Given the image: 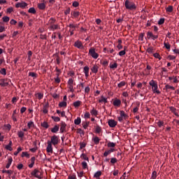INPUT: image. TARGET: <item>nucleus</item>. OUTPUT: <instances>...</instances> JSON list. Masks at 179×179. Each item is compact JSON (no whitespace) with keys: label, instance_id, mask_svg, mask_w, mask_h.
I'll use <instances>...</instances> for the list:
<instances>
[{"label":"nucleus","instance_id":"1","mask_svg":"<svg viewBox=\"0 0 179 179\" xmlns=\"http://www.w3.org/2000/svg\"><path fill=\"white\" fill-rule=\"evenodd\" d=\"M124 6L126 9H129V10H135V9H136V5H135V3L129 1V0H126Z\"/></svg>","mask_w":179,"mask_h":179},{"label":"nucleus","instance_id":"2","mask_svg":"<svg viewBox=\"0 0 179 179\" xmlns=\"http://www.w3.org/2000/svg\"><path fill=\"white\" fill-rule=\"evenodd\" d=\"M150 85L152 87V90L153 93H157V94H160V91L157 90L158 87L156 81L152 80L151 81H150Z\"/></svg>","mask_w":179,"mask_h":179},{"label":"nucleus","instance_id":"3","mask_svg":"<svg viewBox=\"0 0 179 179\" xmlns=\"http://www.w3.org/2000/svg\"><path fill=\"white\" fill-rule=\"evenodd\" d=\"M31 176H33L34 177H36V178H39V179L43 178V174L38 169H34L31 173Z\"/></svg>","mask_w":179,"mask_h":179},{"label":"nucleus","instance_id":"4","mask_svg":"<svg viewBox=\"0 0 179 179\" xmlns=\"http://www.w3.org/2000/svg\"><path fill=\"white\" fill-rule=\"evenodd\" d=\"M89 55L92 57L94 59H97L99 58V54L96 52V50L94 48H91L89 50Z\"/></svg>","mask_w":179,"mask_h":179},{"label":"nucleus","instance_id":"5","mask_svg":"<svg viewBox=\"0 0 179 179\" xmlns=\"http://www.w3.org/2000/svg\"><path fill=\"white\" fill-rule=\"evenodd\" d=\"M50 142H51V143L55 146V145H58V143H59V138L55 135L52 136Z\"/></svg>","mask_w":179,"mask_h":179},{"label":"nucleus","instance_id":"6","mask_svg":"<svg viewBox=\"0 0 179 179\" xmlns=\"http://www.w3.org/2000/svg\"><path fill=\"white\" fill-rule=\"evenodd\" d=\"M46 152L47 153H52V144L51 143V141H48V146L46 148Z\"/></svg>","mask_w":179,"mask_h":179},{"label":"nucleus","instance_id":"7","mask_svg":"<svg viewBox=\"0 0 179 179\" xmlns=\"http://www.w3.org/2000/svg\"><path fill=\"white\" fill-rule=\"evenodd\" d=\"M26 6H27V3L24 1L18 2L15 4V8H26Z\"/></svg>","mask_w":179,"mask_h":179},{"label":"nucleus","instance_id":"8","mask_svg":"<svg viewBox=\"0 0 179 179\" xmlns=\"http://www.w3.org/2000/svg\"><path fill=\"white\" fill-rule=\"evenodd\" d=\"M125 117H127V115L125 114V112L121 110L120 111V116L118 117V121L120 122H122L123 120H125Z\"/></svg>","mask_w":179,"mask_h":179},{"label":"nucleus","instance_id":"9","mask_svg":"<svg viewBox=\"0 0 179 179\" xmlns=\"http://www.w3.org/2000/svg\"><path fill=\"white\" fill-rule=\"evenodd\" d=\"M108 125L110 127V128H114L117 126V122H115L114 120H109Z\"/></svg>","mask_w":179,"mask_h":179},{"label":"nucleus","instance_id":"10","mask_svg":"<svg viewBox=\"0 0 179 179\" xmlns=\"http://www.w3.org/2000/svg\"><path fill=\"white\" fill-rule=\"evenodd\" d=\"M91 71L93 72V73H97V72H99V66L94 65L91 69Z\"/></svg>","mask_w":179,"mask_h":179},{"label":"nucleus","instance_id":"11","mask_svg":"<svg viewBox=\"0 0 179 179\" xmlns=\"http://www.w3.org/2000/svg\"><path fill=\"white\" fill-rule=\"evenodd\" d=\"M38 8L41 10H44L45 9V3H40L38 4Z\"/></svg>","mask_w":179,"mask_h":179},{"label":"nucleus","instance_id":"12","mask_svg":"<svg viewBox=\"0 0 179 179\" xmlns=\"http://www.w3.org/2000/svg\"><path fill=\"white\" fill-rule=\"evenodd\" d=\"M9 83L5 82V80H0V86L2 87H6V86H8Z\"/></svg>","mask_w":179,"mask_h":179},{"label":"nucleus","instance_id":"13","mask_svg":"<svg viewBox=\"0 0 179 179\" xmlns=\"http://www.w3.org/2000/svg\"><path fill=\"white\" fill-rule=\"evenodd\" d=\"M12 162H13V159H12V157L8 158V163L6 166V169H9V167H10V164H12Z\"/></svg>","mask_w":179,"mask_h":179},{"label":"nucleus","instance_id":"14","mask_svg":"<svg viewBox=\"0 0 179 179\" xmlns=\"http://www.w3.org/2000/svg\"><path fill=\"white\" fill-rule=\"evenodd\" d=\"M113 105L115 106L116 107H118L119 106H121V100L115 99L113 101Z\"/></svg>","mask_w":179,"mask_h":179},{"label":"nucleus","instance_id":"15","mask_svg":"<svg viewBox=\"0 0 179 179\" xmlns=\"http://www.w3.org/2000/svg\"><path fill=\"white\" fill-rule=\"evenodd\" d=\"M59 131V127L58 126H55L52 129H51V132L53 134H56V132H58Z\"/></svg>","mask_w":179,"mask_h":179},{"label":"nucleus","instance_id":"16","mask_svg":"<svg viewBox=\"0 0 179 179\" xmlns=\"http://www.w3.org/2000/svg\"><path fill=\"white\" fill-rule=\"evenodd\" d=\"M75 47H77V48H83V46L82 45V42L80 41L76 42Z\"/></svg>","mask_w":179,"mask_h":179},{"label":"nucleus","instance_id":"17","mask_svg":"<svg viewBox=\"0 0 179 179\" xmlns=\"http://www.w3.org/2000/svg\"><path fill=\"white\" fill-rule=\"evenodd\" d=\"M34 148L29 149L30 152H32V153H35L36 150H37V144L36 143V142H34Z\"/></svg>","mask_w":179,"mask_h":179},{"label":"nucleus","instance_id":"18","mask_svg":"<svg viewBox=\"0 0 179 179\" xmlns=\"http://www.w3.org/2000/svg\"><path fill=\"white\" fill-rule=\"evenodd\" d=\"M29 13H32L33 15H36V8H34V7L30 8L28 10Z\"/></svg>","mask_w":179,"mask_h":179},{"label":"nucleus","instance_id":"19","mask_svg":"<svg viewBox=\"0 0 179 179\" xmlns=\"http://www.w3.org/2000/svg\"><path fill=\"white\" fill-rule=\"evenodd\" d=\"M84 73H85V76L87 78L89 76V67L85 66L84 67Z\"/></svg>","mask_w":179,"mask_h":179},{"label":"nucleus","instance_id":"20","mask_svg":"<svg viewBox=\"0 0 179 179\" xmlns=\"http://www.w3.org/2000/svg\"><path fill=\"white\" fill-rule=\"evenodd\" d=\"M27 127L29 129H31V128H34V122H29L27 123Z\"/></svg>","mask_w":179,"mask_h":179},{"label":"nucleus","instance_id":"21","mask_svg":"<svg viewBox=\"0 0 179 179\" xmlns=\"http://www.w3.org/2000/svg\"><path fill=\"white\" fill-rule=\"evenodd\" d=\"M21 156L22 157H27V159L30 157V155H29L27 152H22Z\"/></svg>","mask_w":179,"mask_h":179},{"label":"nucleus","instance_id":"22","mask_svg":"<svg viewBox=\"0 0 179 179\" xmlns=\"http://www.w3.org/2000/svg\"><path fill=\"white\" fill-rule=\"evenodd\" d=\"M80 122H81L80 117H78L77 119H76V120H74V124H75L76 125H79V124H80Z\"/></svg>","mask_w":179,"mask_h":179},{"label":"nucleus","instance_id":"23","mask_svg":"<svg viewBox=\"0 0 179 179\" xmlns=\"http://www.w3.org/2000/svg\"><path fill=\"white\" fill-rule=\"evenodd\" d=\"M117 66H118V65L117 64V63H113V64H110V68L111 69H117Z\"/></svg>","mask_w":179,"mask_h":179},{"label":"nucleus","instance_id":"24","mask_svg":"<svg viewBox=\"0 0 179 179\" xmlns=\"http://www.w3.org/2000/svg\"><path fill=\"white\" fill-rule=\"evenodd\" d=\"M76 27V26L73 25V24H69V31H75V28Z\"/></svg>","mask_w":179,"mask_h":179},{"label":"nucleus","instance_id":"25","mask_svg":"<svg viewBox=\"0 0 179 179\" xmlns=\"http://www.w3.org/2000/svg\"><path fill=\"white\" fill-rule=\"evenodd\" d=\"M99 101V103H107V99L104 98V96H101Z\"/></svg>","mask_w":179,"mask_h":179},{"label":"nucleus","instance_id":"26","mask_svg":"<svg viewBox=\"0 0 179 179\" xmlns=\"http://www.w3.org/2000/svg\"><path fill=\"white\" fill-rule=\"evenodd\" d=\"M59 107H66V101H62L59 103Z\"/></svg>","mask_w":179,"mask_h":179},{"label":"nucleus","instance_id":"27","mask_svg":"<svg viewBox=\"0 0 179 179\" xmlns=\"http://www.w3.org/2000/svg\"><path fill=\"white\" fill-rule=\"evenodd\" d=\"M20 152H22V148L21 147H19L17 150V151H15L14 152V155L15 156H17V155H19Z\"/></svg>","mask_w":179,"mask_h":179},{"label":"nucleus","instance_id":"28","mask_svg":"<svg viewBox=\"0 0 179 179\" xmlns=\"http://www.w3.org/2000/svg\"><path fill=\"white\" fill-rule=\"evenodd\" d=\"M9 20H10V18L8 16H4L3 17V22H4L5 23H8V22H9Z\"/></svg>","mask_w":179,"mask_h":179},{"label":"nucleus","instance_id":"29","mask_svg":"<svg viewBox=\"0 0 179 179\" xmlns=\"http://www.w3.org/2000/svg\"><path fill=\"white\" fill-rule=\"evenodd\" d=\"M36 97L39 99L41 100V99H43V97H44V94H41V93H38L36 94Z\"/></svg>","mask_w":179,"mask_h":179},{"label":"nucleus","instance_id":"30","mask_svg":"<svg viewBox=\"0 0 179 179\" xmlns=\"http://www.w3.org/2000/svg\"><path fill=\"white\" fill-rule=\"evenodd\" d=\"M93 141H94V143H96V145H97L99 143V142H100V138H99V137H94L93 138Z\"/></svg>","mask_w":179,"mask_h":179},{"label":"nucleus","instance_id":"31","mask_svg":"<svg viewBox=\"0 0 179 179\" xmlns=\"http://www.w3.org/2000/svg\"><path fill=\"white\" fill-rule=\"evenodd\" d=\"M17 135H18L19 138H23V136H24V133L23 131H18Z\"/></svg>","mask_w":179,"mask_h":179},{"label":"nucleus","instance_id":"32","mask_svg":"<svg viewBox=\"0 0 179 179\" xmlns=\"http://www.w3.org/2000/svg\"><path fill=\"white\" fill-rule=\"evenodd\" d=\"M108 148H115V143H112V142H109V143H108Z\"/></svg>","mask_w":179,"mask_h":179},{"label":"nucleus","instance_id":"33","mask_svg":"<svg viewBox=\"0 0 179 179\" xmlns=\"http://www.w3.org/2000/svg\"><path fill=\"white\" fill-rule=\"evenodd\" d=\"M81 158L83 159L84 160H87V162H89V157H87V156H86L85 154H82Z\"/></svg>","mask_w":179,"mask_h":179},{"label":"nucleus","instance_id":"34","mask_svg":"<svg viewBox=\"0 0 179 179\" xmlns=\"http://www.w3.org/2000/svg\"><path fill=\"white\" fill-rule=\"evenodd\" d=\"M164 45L166 48V50H170V48H171V45H170L169 43H164Z\"/></svg>","mask_w":179,"mask_h":179},{"label":"nucleus","instance_id":"35","mask_svg":"<svg viewBox=\"0 0 179 179\" xmlns=\"http://www.w3.org/2000/svg\"><path fill=\"white\" fill-rule=\"evenodd\" d=\"M91 114H92V115H97V110L96 109L93 108L91 110Z\"/></svg>","mask_w":179,"mask_h":179},{"label":"nucleus","instance_id":"36","mask_svg":"<svg viewBox=\"0 0 179 179\" xmlns=\"http://www.w3.org/2000/svg\"><path fill=\"white\" fill-rule=\"evenodd\" d=\"M0 73L1 74V75H6V69H1V70H0Z\"/></svg>","mask_w":179,"mask_h":179},{"label":"nucleus","instance_id":"37","mask_svg":"<svg viewBox=\"0 0 179 179\" xmlns=\"http://www.w3.org/2000/svg\"><path fill=\"white\" fill-rule=\"evenodd\" d=\"M73 106H74V107H79V106H80V101H77L74 102Z\"/></svg>","mask_w":179,"mask_h":179},{"label":"nucleus","instance_id":"38","mask_svg":"<svg viewBox=\"0 0 179 179\" xmlns=\"http://www.w3.org/2000/svg\"><path fill=\"white\" fill-rule=\"evenodd\" d=\"M156 177H157V173H156V171H153V172H152V174L151 178H152V179H155Z\"/></svg>","mask_w":179,"mask_h":179},{"label":"nucleus","instance_id":"39","mask_svg":"<svg viewBox=\"0 0 179 179\" xmlns=\"http://www.w3.org/2000/svg\"><path fill=\"white\" fill-rule=\"evenodd\" d=\"M100 176H101V171H97L94 174V177H96V178H98V177H100Z\"/></svg>","mask_w":179,"mask_h":179},{"label":"nucleus","instance_id":"40","mask_svg":"<svg viewBox=\"0 0 179 179\" xmlns=\"http://www.w3.org/2000/svg\"><path fill=\"white\" fill-rule=\"evenodd\" d=\"M95 131L97 134H100V132H101V128H100V127L97 126L95 129Z\"/></svg>","mask_w":179,"mask_h":179},{"label":"nucleus","instance_id":"41","mask_svg":"<svg viewBox=\"0 0 179 179\" xmlns=\"http://www.w3.org/2000/svg\"><path fill=\"white\" fill-rule=\"evenodd\" d=\"M29 76H31L32 78H36L37 74H36L34 72H30L29 73Z\"/></svg>","mask_w":179,"mask_h":179},{"label":"nucleus","instance_id":"42","mask_svg":"<svg viewBox=\"0 0 179 179\" xmlns=\"http://www.w3.org/2000/svg\"><path fill=\"white\" fill-rule=\"evenodd\" d=\"M166 12H173V6H169L168 8H166Z\"/></svg>","mask_w":179,"mask_h":179},{"label":"nucleus","instance_id":"43","mask_svg":"<svg viewBox=\"0 0 179 179\" xmlns=\"http://www.w3.org/2000/svg\"><path fill=\"white\" fill-rule=\"evenodd\" d=\"M82 166L83 169H87V163L86 162H82Z\"/></svg>","mask_w":179,"mask_h":179},{"label":"nucleus","instance_id":"44","mask_svg":"<svg viewBox=\"0 0 179 179\" xmlns=\"http://www.w3.org/2000/svg\"><path fill=\"white\" fill-rule=\"evenodd\" d=\"M122 86H125L124 81H122L120 83L118 84V87H122Z\"/></svg>","mask_w":179,"mask_h":179},{"label":"nucleus","instance_id":"45","mask_svg":"<svg viewBox=\"0 0 179 179\" xmlns=\"http://www.w3.org/2000/svg\"><path fill=\"white\" fill-rule=\"evenodd\" d=\"M26 110H27V108L26 107H22L20 109L21 114H23V113H24L26 111Z\"/></svg>","mask_w":179,"mask_h":179},{"label":"nucleus","instance_id":"46","mask_svg":"<svg viewBox=\"0 0 179 179\" xmlns=\"http://www.w3.org/2000/svg\"><path fill=\"white\" fill-rule=\"evenodd\" d=\"M154 57L155 58H158V59H162V57H160V55H159V53H155Z\"/></svg>","mask_w":179,"mask_h":179},{"label":"nucleus","instance_id":"47","mask_svg":"<svg viewBox=\"0 0 179 179\" xmlns=\"http://www.w3.org/2000/svg\"><path fill=\"white\" fill-rule=\"evenodd\" d=\"M110 154H111V152H110L109 150H107V151H106V152L103 153V156H104L105 157H107L108 156V155H110Z\"/></svg>","mask_w":179,"mask_h":179},{"label":"nucleus","instance_id":"48","mask_svg":"<svg viewBox=\"0 0 179 179\" xmlns=\"http://www.w3.org/2000/svg\"><path fill=\"white\" fill-rule=\"evenodd\" d=\"M6 149H7V150H9L10 152H12L13 150L11 145H7L6 146Z\"/></svg>","mask_w":179,"mask_h":179},{"label":"nucleus","instance_id":"49","mask_svg":"<svg viewBox=\"0 0 179 179\" xmlns=\"http://www.w3.org/2000/svg\"><path fill=\"white\" fill-rule=\"evenodd\" d=\"M73 16H74V17H78V16H79V12L78 11H74L73 13Z\"/></svg>","mask_w":179,"mask_h":179},{"label":"nucleus","instance_id":"50","mask_svg":"<svg viewBox=\"0 0 179 179\" xmlns=\"http://www.w3.org/2000/svg\"><path fill=\"white\" fill-rule=\"evenodd\" d=\"M163 23H164V18H161V19L158 21V24H163Z\"/></svg>","mask_w":179,"mask_h":179},{"label":"nucleus","instance_id":"51","mask_svg":"<svg viewBox=\"0 0 179 179\" xmlns=\"http://www.w3.org/2000/svg\"><path fill=\"white\" fill-rule=\"evenodd\" d=\"M13 11V8L10 7L7 8V13H12Z\"/></svg>","mask_w":179,"mask_h":179},{"label":"nucleus","instance_id":"52","mask_svg":"<svg viewBox=\"0 0 179 179\" xmlns=\"http://www.w3.org/2000/svg\"><path fill=\"white\" fill-rule=\"evenodd\" d=\"M51 29H52L53 30H56V29H58V25L57 24H52Z\"/></svg>","mask_w":179,"mask_h":179},{"label":"nucleus","instance_id":"53","mask_svg":"<svg viewBox=\"0 0 179 179\" xmlns=\"http://www.w3.org/2000/svg\"><path fill=\"white\" fill-rule=\"evenodd\" d=\"M68 85H73V80L72 78H70L68 81Z\"/></svg>","mask_w":179,"mask_h":179},{"label":"nucleus","instance_id":"54","mask_svg":"<svg viewBox=\"0 0 179 179\" xmlns=\"http://www.w3.org/2000/svg\"><path fill=\"white\" fill-rule=\"evenodd\" d=\"M12 103L13 104H15V103L17 101V98H16V96H14L13 99H12Z\"/></svg>","mask_w":179,"mask_h":179},{"label":"nucleus","instance_id":"55","mask_svg":"<svg viewBox=\"0 0 179 179\" xmlns=\"http://www.w3.org/2000/svg\"><path fill=\"white\" fill-rule=\"evenodd\" d=\"M110 163H112V164H115V163H117V159L116 158H112L110 160Z\"/></svg>","mask_w":179,"mask_h":179},{"label":"nucleus","instance_id":"56","mask_svg":"<svg viewBox=\"0 0 179 179\" xmlns=\"http://www.w3.org/2000/svg\"><path fill=\"white\" fill-rule=\"evenodd\" d=\"M73 6H74V8H77V6H79V3L78 1H74L73 3Z\"/></svg>","mask_w":179,"mask_h":179},{"label":"nucleus","instance_id":"57","mask_svg":"<svg viewBox=\"0 0 179 179\" xmlns=\"http://www.w3.org/2000/svg\"><path fill=\"white\" fill-rule=\"evenodd\" d=\"M119 55L120 57H122V55H125V50H121L120 52H119Z\"/></svg>","mask_w":179,"mask_h":179},{"label":"nucleus","instance_id":"58","mask_svg":"<svg viewBox=\"0 0 179 179\" xmlns=\"http://www.w3.org/2000/svg\"><path fill=\"white\" fill-rule=\"evenodd\" d=\"M16 23H17V22L13 19L10 21V24H16Z\"/></svg>","mask_w":179,"mask_h":179},{"label":"nucleus","instance_id":"59","mask_svg":"<svg viewBox=\"0 0 179 179\" xmlns=\"http://www.w3.org/2000/svg\"><path fill=\"white\" fill-rule=\"evenodd\" d=\"M3 31H5V27L0 26V33H3Z\"/></svg>","mask_w":179,"mask_h":179},{"label":"nucleus","instance_id":"60","mask_svg":"<svg viewBox=\"0 0 179 179\" xmlns=\"http://www.w3.org/2000/svg\"><path fill=\"white\" fill-rule=\"evenodd\" d=\"M17 168L18 169V170H22V169H23V164H18Z\"/></svg>","mask_w":179,"mask_h":179},{"label":"nucleus","instance_id":"61","mask_svg":"<svg viewBox=\"0 0 179 179\" xmlns=\"http://www.w3.org/2000/svg\"><path fill=\"white\" fill-rule=\"evenodd\" d=\"M148 37L150 38V37H153V34L152 32H148Z\"/></svg>","mask_w":179,"mask_h":179},{"label":"nucleus","instance_id":"62","mask_svg":"<svg viewBox=\"0 0 179 179\" xmlns=\"http://www.w3.org/2000/svg\"><path fill=\"white\" fill-rule=\"evenodd\" d=\"M55 82H56V83H59L61 82V79H59V78L57 77L55 79Z\"/></svg>","mask_w":179,"mask_h":179},{"label":"nucleus","instance_id":"63","mask_svg":"<svg viewBox=\"0 0 179 179\" xmlns=\"http://www.w3.org/2000/svg\"><path fill=\"white\" fill-rule=\"evenodd\" d=\"M69 88L70 90V92H73V85H69Z\"/></svg>","mask_w":179,"mask_h":179},{"label":"nucleus","instance_id":"64","mask_svg":"<svg viewBox=\"0 0 179 179\" xmlns=\"http://www.w3.org/2000/svg\"><path fill=\"white\" fill-rule=\"evenodd\" d=\"M166 89H172V90H174V87L171 85H166Z\"/></svg>","mask_w":179,"mask_h":179}]
</instances>
